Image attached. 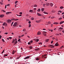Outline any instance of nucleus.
Instances as JSON below:
<instances>
[{"instance_id":"nucleus-1","label":"nucleus","mask_w":64,"mask_h":64,"mask_svg":"<svg viewBox=\"0 0 64 64\" xmlns=\"http://www.w3.org/2000/svg\"><path fill=\"white\" fill-rule=\"evenodd\" d=\"M17 25H18V24H17V23L16 22H15L14 24L13 25V27H16V26H17Z\"/></svg>"},{"instance_id":"nucleus-2","label":"nucleus","mask_w":64,"mask_h":64,"mask_svg":"<svg viewBox=\"0 0 64 64\" xmlns=\"http://www.w3.org/2000/svg\"><path fill=\"white\" fill-rule=\"evenodd\" d=\"M40 22H41V20L36 21V23H40Z\"/></svg>"},{"instance_id":"nucleus-3","label":"nucleus","mask_w":64,"mask_h":64,"mask_svg":"<svg viewBox=\"0 0 64 64\" xmlns=\"http://www.w3.org/2000/svg\"><path fill=\"white\" fill-rule=\"evenodd\" d=\"M29 58H30V57L28 56L26 57L25 58H24V59H29Z\"/></svg>"},{"instance_id":"nucleus-4","label":"nucleus","mask_w":64,"mask_h":64,"mask_svg":"<svg viewBox=\"0 0 64 64\" xmlns=\"http://www.w3.org/2000/svg\"><path fill=\"white\" fill-rule=\"evenodd\" d=\"M4 14H2L0 16V17L1 18H2L4 17Z\"/></svg>"},{"instance_id":"nucleus-5","label":"nucleus","mask_w":64,"mask_h":64,"mask_svg":"<svg viewBox=\"0 0 64 64\" xmlns=\"http://www.w3.org/2000/svg\"><path fill=\"white\" fill-rule=\"evenodd\" d=\"M58 45H59V44H58V43H56V44L54 45L55 46H58Z\"/></svg>"},{"instance_id":"nucleus-6","label":"nucleus","mask_w":64,"mask_h":64,"mask_svg":"<svg viewBox=\"0 0 64 64\" xmlns=\"http://www.w3.org/2000/svg\"><path fill=\"white\" fill-rule=\"evenodd\" d=\"M6 21H7V22L8 23H10V22H11V21L10 20H7Z\"/></svg>"},{"instance_id":"nucleus-7","label":"nucleus","mask_w":64,"mask_h":64,"mask_svg":"<svg viewBox=\"0 0 64 64\" xmlns=\"http://www.w3.org/2000/svg\"><path fill=\"white\" fill-rule=\"evenodd\" d=\"M37 35H40L41 34V32H38L37 33Z\"/></svg>"},{"instance_id":"nucleus-8","label":"nucleus","mask_w":64,"mask_h":64,"mask_svg":"<svg viewBox=\"0 0 64 64\" xmlns=\"http://www.w3.org/2000/svg\"><path fill=\"white\" fill-rule=\"evenodd\" d=\"M50 5L51 7H52L53 6V4L52 3H50Z\"/></svg>"},{"instance_id":"nucleus-9","label":"nucleus","mask_w":64,"mask_h":64,"mask_svg":"<svg viewBox=\"0 0 64 64\" xmlns=\"http://www.w3.org/2000/svg\"><path fill=\"white\" fill-rule=\"evenodd\" d=\"M17 42H17V41H16L15 42H14V45H16V44H17Z\"/></svg>"},{"instance_id":"nucleus-10","label":"nucleus","mask_w":64,"mask_h":64,"mask_svg":"<svg viewBox=\"0 0 64 64\" xmlns=\"http://www.w3.org/2000/svg\"><path fill=\"white\" fill-rule=\"evenodd\" d=\"M37 15L38 16H41V14H40L39 13H38Z\"/></svg>"},{"instance_id":"nucleus-11","label":"nucleus","mask_w":64,"mask_h":64,"mask_svg":"<svg viewBox=\"0 0 64 64\" xmlns=\"http://www.w3.org/2000/svg\"><path fill=\"white\" fill-rule=\"evenodd\" d=\"M49 41V39H48L45 40V42H48Z\"/></svg>"},{"instance_id":"nucleus-12","label":"nucleus","mask_w":64,"mask_h":64,"mask_svg":"<svg viewBox=\"0 0 64 64\" xmlns=\"http://www.w3.org/2000/svg\"><path fill=\"white\" fill-rule=\"evenodd\" d=\"M3 2V0H2L0 2V3L1 4H2Z\"/></svg>"},{"instance_id":"nucleus-13","label":"nucleus","mask_w":64,"mask_h":64,"mask_svg":"<svg viewBox=\"0 0 64 64\" xmlns=\"http://www.w3.org/2000/svg\"><path fill=\"white\" fill-rule=\"evenodd\" d=\"M10 13L11 12H7L6 13V15H8V14H9V13Z\"/></svg>"},{"instance_id":"nucleus-14","label":"nucleus","mask_w":64,"mask_h":64,"mask_svg":"<svg viewBox=\"0 0 64 64\" xmlns=\"http://www.w3.org/2000/svg\"><path fill=\"white\" fill-rule=\"evenodd\" d=\"M46 6H49V3H46Z\"/></svg>"},{"instance_id":"nucleus-15","label":"nucleus","mask_w":64,"mask_h":64,"mask_svg":"<svg viewBox=\"0 0 64 64\" xmlns=\"http://www.w3.org/2000/svg\"><path fill=\"white\" fill-rule=\"evenodd\" d=\"M13 20L14 21H17L18 20V19H16L15 18H14Z\"/></svg>"},{"instance_id":"nucleus-16","label":"nucleus","mask_w":64,"mask_h":64,"mask_svg":"<svg viewBox=\"0 0 64 64\" xmlns=\"http://www.w3.org/2000/svg\"><path fill=\"white\" fill-rule=\"evenodd\" d=\"M40 60V59L38 58H36V60Z\"/></svg>"},{"instance_id":"nucleus-17","label":"nucleus","mask_w":64,"mask_h":64,"mask_svg":"<svg viewBox=\"0 0 64 64\" xmlns=\"http://www.w3.org/2000/svg\"><path fill=\"white\" fill-rule=\"evenodd\" d=\"M42 11L43 12L44 11V8H42L41 9Z\"/></svg>"},{"instance_id":"nucleus-18","label":"nucleus","mask_w":64,"mask_h":64,"mask_svg":"<svg viewBox=\"0 0 64 64\" xmlns=\"http://www.w3.org/2000/svg\"><path fill=\"white\" fill-rule=\"evenodd\" d=\"M54 24H59V23H58V22H54V23H53Z\"/></svg>"},{"instance_id":"nucleus-19","label":"nucleus","mask_w":64,"mask_h":64,"mask_svg":"<svg viewBox=\"0 0 64 64\" xmlns=\"http://www.w3.org/2000/svg\"><path fill=\"white\" fill-rule=\"evenodd\" d=\"M41 10H40V9L39 8L38 9V10H37V11L38 12H40Z\"/></svg>"},{"instance_id":"nucleus-20","label":"nucleus","mask_w":64,"mask_h":64,"mask_svg":"<svg viewBox=\"0 0 64 64\" xmlns=\"http://www.w3.org/2000/svg\"><path fill=\"white\" fill-rule=\"evenodd\" d=\"M29 11L30 12H31L32 13V12L33 11V10H30Z\"/></svg>"},{"instance_id":"nucleus-21","label":"nucleus","mask_w":64,"mask_h":64,"mask_svg":"<svg viewBox=\"0 0 64 64\" xmlns=\"http://www.w3.org/2000/svg\"><path fill=\"white\" fill-rule=\"evenodd\" d=\"M5 24H6V23L5 22H4V23H3L2 25L3 26H4L5 25Z\"/></svg>"},{"instance_id":"nucleus-22","label":"nucleus","mask_w":64,"mask_h":64,"mask_svg":"<svg viewBox=\"0 0 64 64\" xmlns=\"http://www.w3.org/2000/svg\"><path fill=\"white\" fill-rule=\"evenodd\" d=\"M8 56V54H5L4 55V57H5V56Z\"/></svg>"},{"instance_id":"nucleus-23","label":"nucleus","mask_w":64,"mask_h":64,"mask_svg":"<svg viewBox=\"0 0 64 64\" xmlns=\"http://www.w3.org/2000/svg\"><path fill=\"white\" fill-rule=\"evenodd\" d=\"M44 14H48V13L46 12H44Z\"/></svg>"},{"instance_id":"nucleus-24","label":"nucleus","mask_w":64,"mask_h":64,"mask_svg":"<svg viewBox=\"0 0 64 64\" xmlns=\"http://www.w3.org/2000/svg\"><path fill=\"white\" fill-rule=\"evenodd\" d=\"M50 47H52V48H53L54 46L52 45H50Z\"/></svg>"},{"instance_id":"nucleus-25","label":"nucleus","mask_w":64,"mask_h":64,"mask_svg":"<svg viewBox=\"0 0 64 64\" xmlns=\"http://www.w3.org/2000/svg\"><path fill=\"white\" fill-rule=\"evenodd\" d=\"M26 21L27 22H28V21H30V20L27 19L26 20Z\"/></svg>"},{"instance_id":"nucleus-26","label":"nucleus","mask_w":64,"mask_h":64,"mask_svg":"<svg viewBox=\"0 0 64 64\" xmlns=\"http://www.w3.org/2000/svg\"><path fill=\"white\" fill-rule=\"evenodd\" d=\"M29 48H30V49H32V46H30L29 47Z\"/></svg>"},{"instance_id":"nucleus-27","label":"nucleus","mask_w":64,"mask_h":64,"mask_svg":"<svg viewBox=\"0 0 64 64\" xmlns=\"http://www.w3.org/2000/svg\"><path fill=\"white\" fill-rule=\"evenodd\" d=\"M63 28H59V29H62V30H63Z\"/></svg>"},{"instance_id":"nucleus-28","label":"nucleus","mask_w":64,"mask_h":64,"mask_svg":"<svg viewBox=\"0 0 64 64\" xmlns=\"http://www.w3.org/2000/svg\"><path fill=\"white\" fill-rule=\"evenodd\" d=\"M31 24H30L29 25V26L28 27H31Z\"/></svg>"},{"instance_id":"nucleus-29","label":"nucleus","mask_w":64,"mask_h":64,"mask_svg":"<svg viewBox=\"0 0 64 64\" xmlns=\"http://www.w3.org/2000/svg\"><path fill=\"white\" fill-rule=\"evenodd\" d=\"M36 42H38V41H39V39H36Z\"/></svg>"},{"instance_id":"nucleus-30","label":"nucleus","mask_w":64,"mask_h":64,"mask_svg":"<svg viewBox=\"0 0 64 64\" xmlns=\"http://www.w3.org/2000/svg\"><path fill=\"white\" fill-rule=\"evenodd\" d=\"M2 40L3 42H5V41H4V39H2Z\"/></svg>"},{"instance_id":"nucleus-31","label":"nucleus","mask_w":64,"mask_h":64,"mask_svg":"<svg viewBox=\"0 0 64 64\" xmlns=\"http://www.w3.org/2000/svg\"><path fill=\"white\" fill-rule=\"evenodd\" d=\"M60 9H63V6H60Z\"/></svg>"},{"instance_id":"nucleus-32","label":"nucleus","mask_w":64,"mask_h":64,"mask_svg":"<svg viewBox=\"0 0 64 64\" xmlns=\"http://www.w3.org/2000/svg\"><path fill=\"white\" fill-rule=\"evenodd\" d=\"M20 40H21L19 38V39L18 40V42H19V41H20Z\"/></svg>"},{"instance_id":"nucleus-33","label":"nucleus","mask_w":64,"mask_h":64,"mask_svg":"<svg viewBox=\"0 0 64 64\" xmlns=\"http://www.w3.org/2000/svg\"><path fill=\"white\" fill-rule=\"evenodd\" d=\"M48 24H51V22H48Z\"/></svg>"},{"instance_id":"nucleus-34","label":"nucleus","mask_w":64,"mask_h":64,"mask_svg":"<svg viewBox=\"0 0 64 64\" xmlns=\"http://www.w3.org/2000/svg\"><path fill=\"white\" fill-rule=\"evenodd\" d=\"M22 31H26V29H24Z\"/></svg>"},{"instance_id":"nucleus-35","label":"nucleus","mask_w":64,"mask_h":64,"mask_svg":"<svg viewBox=\"0 0 64 64\" xmlns=\"http://www.w3.org/2000/svg\"><path fill=\"white\" fill-rule=\"evenodd\" d=\"M17 15L18 16H22V15H18L17 14Z\"/></svg>"},{"instance_id":"nucleus-36","label":"nucleus","mask_w":64,"mask_h":64,"mask_svg":"<svg viewBox=\"0 0 64 64\" xmlns=\"http://www.w3.org/2000/svg\"><path fill=\"white\" fill-rule=\"evenodd\" d=\"M14 42H15V40H14L12 42V43H14Z\"/></svg>"},{"instance_id":"nucleus-37","label":"nucleus","mask_w":64,"mask_h":64,"mask_svg":"<svg viewBox=\"0 0 64 64\" xmlns=\"http://www.w3.org/2000/svg\"><path fill=\"white\" fill-rule=\"evenodd\" d=\"M38 44H41V45H42V42H40V43H38Z\"/></svg>"},{"instance_id":"nucleus-38","label":"nucleus","mask_w":64,"mask_h":64,"mask_svg":"<svg viewBox=\"0 0 64 64\" xmlns=\"http://www.w3.org/2000/svg\"><path fill=\"white\" fill-rule=\"evenodd\" d=\"M36 50H37V51H38L39 50V48H37L36 49Z\"/></svg>"},{"instance_id":"nucleus-39","label":"nucleus","mask_w":64,"mask_h":64,"mask_svg":"<svg viewBox=\"0 0 64 64\" xmlns=\"http://www.w3.org/2000/svg\"><path fill=\"white\" fill-rule=\"evenodd\" d=\"M33 42V40H31L30 41V43H32Z\"/></svg>"},{"instance_id":"nucleus-40","label":"nucleus","mask_w":64,"mask_h":64,"mask_svg":"<svg viewBox=\"0 0 64 64\" xmlns=\"http://www.w3.org/2000/svg\"><path fill=\"white\" fill-rule=\"evenodd\" d=\"M60 24H62V21H61V22H60Z\"/></svg>"},{"instance_id":"nucleus-41","label":"nucleus","mask_w":64,"mask_h":64,"mask_svg":"<svg viewBox=\"0 0 64 64\" xmlns=\"http://www.w3.org/2000/svg\"><path fill=\"white\" fill-rule=\"evenodd\" d=\"M31 20H34V18H31Z\"/></svg>"},{"instance_id":"nucleus-42","label":"nucleus","mask_w":64,"mask_h":64,"mask_svg":"<svg viewBox=\"0 0 64 64\" xmlns=\"http://www.w3.org/2000/svg\"><path fill=\"white\" fill-rule=\"evenodd\" d=\"M28 45H30V44H30V42H29L28 43Z\"/></svg>"},{"instance_id":"nucleus-43","label":"nucleus","mask_w":64,"mask_h":64,"mask_svg":"<svg viewBox=\"0 0 64 64\" xmlns=\"http://www.w3.org/2000/svg\"><path fill=\"white\" fill-rule=\"evenodd\" d=\"M17 2H18V1H16V2H15V4H16L17 3Z\"/></svg>"},{"instance_id":"nucleus-44","label":"nucleus","mask_w":64,"mask_h":64,"mask_svg":"<svg viewBox=\"0 0 64 64\" xmlns=\"http://www.w3.org/2000/svg\"><path fill=\"white\" fill-rule=\"evenodd\" d=\"M34 6V7H37V5L35 4V5Z\"/></svg>"},{"instance_id":"nucleus-45","label":"nucleus","mask_w":64,"mask_h":64,"mask_svg":"<svg viewBox=\"0 0 64 64\" xmlns=\"http://www.w3.org/2000/svg\"><path fill=\"white\" fill-rule=\"evenodd\" d=\"M43 33H45V34H46V32H43Z\"/></svg>"},{"instance_id":"nucleus-46","label":"nucleus","mask_w":64,"mask_h":64,"mask_svg":"<svg viewBox=\"0 0 64 64\" xmlns=\"http://www.w3.org/2000/svg\"><path fill=\"white\" fill-rule=\"evenodd\" d=\"M12 53L13 54H15V52H14L13 51V52H12Z\"/></svg>"},{"instance_id":"nucleus-47","label":"nucleus","mask_w":64,"mask_h":64,"mask_svg":"<svg viewBox=\"0 0 64 64\" xmlns=\"http://www.w3.org/2000/svg\"><path fill=\"white\" fill-rule=\"evenodd\" d=\"M53 40H52L51 42V44H52L53 43Z\"/></svg>"},{"instance_id":"nucleus-48","label":"nucleus","mask_w":64,"mask_h":64,"mask_svg":"<svg viewBox=\"0 0 64 64\" xmlns=\"http://www.w3.org/2000/svg\"><path fill=\"white\" fill-rule=\"evenodd\" d=\"M9 38L10 39H11L12 38L11 37H9Z\"/></svg>"},{"instance_id":"nucleus-49","label":"nucleus","mask_w":64,"mask_h":64,"mask_svg":"<svg viewBox=\"0 0 64 64\" xmlns=\"http://www.w3.org/2000/svg\"><path fill=\"white\" fill-rule=\"evenodd\" d=\"M45 5H46V4H43V6H44V7H45Z\"/></svg>"},{"instance_id":"nucleus-50","label":"nucleus","mask_w":64,"mask_h":64,"mask_svg":"<svg viewBox=\"0 0 64 64\" xmlns=\"http://www.w3.org/2000/svg\"><path fill=\"white\" fill-rule=\"evenodd\" d=\"M24 36V34H22V35L21 36V37H23Z\"/></svg>"},{"instance_id":"nucleus-51","label":"nucleus","mask_w":64,"mask_h":64,"mask_svg":"<svg viewBox=\"0 0 64 64\" xmlns=\"http://www.w3.org/2000/svg\"><path fill=\"white\" fill-rule=\"evenodd\" d=\"M31 22L30 21H29L28 22V23L29 24H30V23H31Z\"/></svg>"},{"instance_id":"nucleus-52","label":"nucleus","mask_w":64,"mask_h":64,"mask_svg":"<svg viewBox=\"0 0 64 64\" xmlns=\"http://www.w3.org/2000/svg\"><path fill=\"white\" fill-rule=\"evenodd\" d=\"M62 18H58V19H59V20H61V19H62Z\"/></svg>"},{"instance_id":"nucleus-53","label":"nucleus","mask_w":64,"mask_h":64,"mask_svg":"<svg viewBox=\"0 0 64 64\" xmlns=\"http://www.w3.org/2000/svg\"><path fill=\"white\" fill-rule=\"evenodd\" d=\"M53 24H51V26L52 27H53Z\"/></svg>"},{"instance_id":"nucleus-54","label":"nucleus","mask_w":64,"mask_h":64,"mask_svg":"<svg viewBox=\"0 0 64 64\" xmlns=\"http://www.w3.org/2000/svg\"><path fill=\"white\" fill-rule=\"evenodd\" d=\"M4 34H8V32H6Z\"/></svg>"},{"instance_id":"nucleus-55","label":"nucleus","mask_w":64,"mask_h":64,"mask_svg":"<svg viewBox=\"0 0 64 64\" xmlns=\"http://www.w3.org/2000/svg\"><path fill=\"white\" fill-rule=\"evenodd\" d=\"M36 10V8H34V10Z\"/></svg>"},{"instance_id":"nucleus-56","label":"nucleus","mask_w":64,"mask_h":64,"mask_svg":"<svg viewBox=\"0 0 64 64\" xmlns=\"http://www.w3.org/2000/svg\"><path fill=\"white\" fill-rule=\"evenodd\" d=\"M2 37V36L0 35V39H1V38Z\"/></svg>"},{"instance_id":"nucleus-57","label":"nucleus","mask_w":64,"mask_h":64,"mask_svg":"<svg viewBox=\"0 0 64 64\" xmlns=\"http://www.w3.org/2000/svg\"><path fill=\"white\" fill-rule=\"evenodd\" d=\"M54 18V17H51V19H53V18Z\"/></svg>"},{"instance_id":"nucleus-58","label":"nucleus","mask_w":64,"mask_h":64,"mask_svg":"<svg viewBox=\"0 0 64 64\" xmlns=\"http://www.w3.org/2000/svg\"><path fill=\"white\" fill-rule=\"evenodd\" d=\"M64 47V46H62L61 48H63Z\"/></svg>"},{"instance_id":"nucleus-59","label":"nucleus","mask_w":64,"mask_h":64,"mask_svg":"<svg viewBox=\"0 0 64 64\" xmlns=\"http://www.w3.org/2000/svg\"><path fill=\"white\" fill-rule=\"evenodd\" d=\"M19 14H22V12H20L19 13Z\"/></svg>"},{"instance_id":"nucleus-60","label":"nucleus","mask_w":64,"mask_h":64,"mask_svg":"<svg viewBox=\"0 0 64 64\" xmlns=\"http://www.w3.org/2000/svg\"><path fill=\"white\" fill-rule=\"evenodd\" d=\"M6 6H7V5H6L5 6V8H6Z\"/></svg>"},{"instance_id":"nucleus-61","label":"nucleus","mask_w":64,"mask_h":64,"mask_svg":"<svg viewBox=\"0 0 64 64\" xmlns=\"http://www.w3.org/2000/svg\"><path fill=\"white\" fill-rule=\"evenodd\" d=\"M12 35H14V33L12 32Z\"/></svg>"},{"instance_id":"nucleus-62","label":"nucleus","mask_w":64,"mask_h":64,"mask_svg":"<svg viewBox=\"0 0 64 64\" xmlns=\"http://www.w3.org/2000/svg\"><path fill=\"white\" fill-rule=\"evenodd\" d=\"M21 36H18V38H21Z\"/></svg>"},{"instance_id":"nucleus-63","label":"nucleus","mask_w":64,"mask_h":64,"mask_svg":"<svg viewBox=\"0 0 64 64\" xmlns=\"http://www.w3.org/2000/svg\"><path fill=\"white\" fill-rule=\"evenodd\" d=\"M56 35H59V34H56Z\"/></svg>"},{"instance_id":"nucleus-64","label":"nucleus","mask_w":64,"mask_h":64,"mask_svg":"<svg viewBox=\"0 0 64 64\" xmlns=\"http://www.w3.org/2000/svg\"><path fill=\"white\" fill-rule=\"evenodd\" d=\"M29 16V15H28V14H26V16Z\"/></svg>"}]
</instances>
